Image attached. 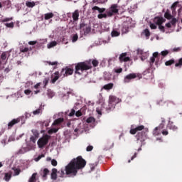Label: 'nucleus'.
Segmentation results:
<instances>
[{
    "label": "nucleus",
    "mask_w": 182,
    "mask_h": 182,
    "mask_svg": "<svg viewBox=\"0 0 182 182\" xmlns=\"http://www.w3.org/2000/svg\"><path fill=\"white\" fill-rule=\"evenodd\" d=\"M86 166V160H85L82 156H79L77 158H74L70 162L65 166V169H60L57 174L58 177L63 178L65 174L66 176H71L75 177L77 175V171L85 168Z\"/></svg>",
    "instance_id": "f257e3e1"
},
{
    "label": "nucleus",
    "mask_w": 182,
    "mask_h": 182,
    "mask_svg": "<svg viewBox=\"0 0 182 182\" xmlns=\"http://www.w3.org/2000/svg\"><path fill=\"white\" fill-rule=\"evenodd\" d=\"M92 65L93 68H97V66H99V61L97 60H89L78 63L75 65V75H83V72H85V70L92 69Z\"/></svg>",
    "instance_id": "f03ea898"
},
{
    "label": "nucleus",
    "mask_w": 182,
    "mask_h": 182,
    "mask_svg": "<svg viewBox=\"0 0 182 182\" xmlns=\"http://www.w3.org/2000/svg\"><path fill=\"white\" fill-rule=\"evenodd\" d=\"M122 100L117 98L114 95H110L109 97L108 107H107V110H114L116 107L117 103H120Z\"/></svg>",
    "instance_id": "7ed1b4c3"
},
{
    "label": "nucleus",
    "mask_w": 182,
    "mask_h": 182,
    "mask_svg": "<svg viewBox=\"0 0 182 182\" xmlns=\"http://www.w3.org/2000/svg\"><path fill=\"white\" fill-rule=\"evenodd\" d=\"M50 139V136L45 135L43 137L40 138L37 142V144L39 149H43L48 143H49V139Z\"/></svg>",
    "instance_id": "20e7f679"
},
{
    "label": "nucleus",
    "mask_w": 182,
    "mask_h": 182,
    "mask_svg": "<svg viewBox=\"0 0 182 182\" xmlns=\"http://www.w3.org/2000/svg\"><path fill=\"white\" fill-rule=\"evenodd\" d=\"M136 143L139 144V148L138 149V151L141 150V144L144 140H146V132H139L138 134L136 135Z\"/></svg>",
    "instance_id": "39448f33"
},
{
    "label": "nucleus",
    "mask_w": 182,
    "mask_h": 182,
    "mask_svg": "<svg viewBox=\"0 0 182 182\" xmlns=\"http://www.w3.org/2000/svg\"><path fill=\"white\" fill-rule=\"evenodd\" d=\"M119 5L112 4L109 7V10L107 11L108 17H112L114 14H119Z\"/></svg>",
    "instance_id": "423d86ee"
},
{
    "label": "nucleus",
    "mask_w": 182,
    "mask_h": 182,
    "mask_svg": "<svg viewBox=\"0 0 182 182\" xmlns=\"http://www.w3.org/2000/svg\"><path fill=\"white\" fill-rule=\"evenodd\" d=\"M61 75H63L64 77L70 76V75H73V69L68 67L63 68L61 70Z\"/></svg>",
    "instance_id": "0eeeda50"
},
{
    "label": "nucleus",
    "mask_w": 182,
    "mask_h": 182,
    "mask_svg": "<svg viewBox=\"0 0 182 182\" xmlns=\"http://www.w3.org/2000/svg\"><path fill=\"white\" fill-rule=\"evenodd\" d=\"M80 29H83L85 35H87L91 31H92V27L90 26L86 25L85 23H82L80 24Z\"/></svg>",
    "instance_id": "6e6552de"
},
{
    "label": "nucleus",
    "mask_w": 182,
    "mask_h": 182,
    "mask_svg": "<svg viewBox=\"0 0 182 182\" xmlns=\"http://www.w3.org/2000/svg\"><path fill=\"white\" fill-rule=\"evenodd\" d=\"M119 60L122 63V62H130V58L127 57V53H122L119 57Z\"/></svg>",
    "instance_id": "1a4fd4ad"
},
{
    "label": "nucleus",
    "mask_w": 182,
    "mask_h": 182,
    "mask_svg": "<svg viewBox=\"0 0 182 182\" xmlns=\"http://www.w3.org/2000/svg\"><path fill=\"white\" fill-rule=\"evenodd\" d=\"M136 77H137V74L130 73V74L127 75V76H125L124 82V83H129V82H130V80H132V79H136Z\"/></svg>",
    "instance_id": "9d476101"
},
{
    "label": "nucleus",
    "mask_w": 182,
    "mask_h": 182,
    "mask_svg": "<svg viewBox=\"0 0 182 182\" xmlns=\"http://www.w3.org/2000/svg\"><path fill=\"white\" fill-rule=\"evenodd\" d=\"M144 129V125H141V126H138L134 129H132L129 131V133L131 134H136L137 133V132H141V130Z\"/></svg>",
    "instance_id": "9b49d317"
},
{
    "label": "nucleus",
    "mask_w": 182,
    "mask_h": 182,
    "mask_svg": "<svg viewBox=\"0 0 182 182\" xmlns=\"http://www.w3.org/2000/svg\"><path fill=\"white\" fill-rule=\"evenodd\" d=\"M21 122V119L19 118L14 119L8 124V129H11V127H14L15 124H18Z\"/></svg>",
    "instance_id": "f8f14e48"
},
{
    "label": "nucleus",
    "mask_w": 182,
    "mask_h": 182,
    "mask_svg": "<svg viewBox=\"0 0 182 182\" xmlns=\"http://www.w3.org/2000/svg\"><path fill=\"white\" fill-rule=\"evenodd\" d=\"M167 128L169 129V130H173V132H176V130H178V127L174 125V122L171 121L168 122Z\"/></svg>",
    "instance_id": "ddd939ff"
},
{
    "label": "nucleus",
    "mask_w": 182,
    "mask_h": 182,
    "mask_svg": "<svg viewBox=\"0 0 182 182\" xmlns=\"http://www.w3.org/2000/svg\"><path fill=\"white\" fill-rule=\"evenodd\" d=\"M50 178L51 180H58V169L56 168H53L52 169V172L50 174Z\"/></svg>",
    "instance_id": "4468645a"
},
{
    "label": "nucleus",
    "mask_w": 182,
    "mask_h": 182,
    "mask_svg": "<svg viewBox=\"0 0 182 182\" xmlns=\"http://www.w3.org/2000/svg\"><path fill=\"white\" fill-rule=\"evenodd\" d=\"M159 52H155L153 53V56L150 58V65L152 66L153 63L156 62V58H159Z\"/></svg>",
    "instance_id": "2eb2a0df"
},
{
    "label": "nucleus",
    "mask_w": 182,
    "mask_h": 182,
    "mask_svg": "<svg viewBox=\"0 0 182 182\" xmlns=\"http://www.w3.org/2000/svg\"><path fill=\"white\" fill-rule=\"evenodd\" d=\"M154 23L156 25H161L164 22V18L163 17H155L154 19Z\"/></svg>",
    "instance_id": "dca6fc26"
},
{
    "label": "nucleus",
    "mask_w": 182,
    "mask_h": 182,
    "mask_svg": "<svg viewBox=\"0 0 182 182\" xmlns=\"http://www.w3.org/2000/svg\"><path fill=\"white\" fill-rule=\"evenodd\" d=\"M11 178H12V171L4 173V180H5V181L8 182L9 180H11Z\"/></svg>",
    "instance_id": "f3484780"
},
{
    "label": "nucleus",
    "mask_w": 182,
    "mask_h": 182,
    "mask_svg": "<svg viewBox=\"0 0 182 182\" xmlns=\"http://www.w3.org/2000/svg\"><path fill=\"white\" fill-rule=\"evenodd\" d=\"M92 11H98L99 14H103L104 12L106 11L105 8H100L99 6H95L94 7L92 8Z\"/></svg>",
    "instance_id": "a211bd4d"
},
{
    "label": "nucleus",
    "mask_w": 182,
    "mask_h": 182,
    "mask_svg": "<svg viewBox=\"0 0 182 182\" xmlns=\"http://www.w3.org/2000/svg\"><path fill=\"white\" fill-rule=\"evenodd\" d=\"M114 143L112 141H107L105 144V149H107V150H110V149H112L114 146Z\"/></svg>",
    "instance_id": "6ab92c4d"
},
{
    "label": "nucleus",
    "mask_w": 182,
    "mask_h": 182,
    "mask_svg": "<svg viewBox=\"0 0 182 182\" xmlns=\"http://www.w3.org/2000/svg\"><path fill=\"white\" fill-rule=\"evenodd\" d=\"M73 19L74 22L79 21V11L78 10H75L73 13Z\"/></svg>",
    "instance_id": "aec40b11"
},
{
    "label": "nucleus",
    "mask_w": 182,
    "mask_h": 182,
    "mask_svg": "<svg viewBox=\"0 0 182 182\" xmlns=\"http://www.w3.org/2000/svg\"><path fill=\"white\" fill-rule=\"evenodd\" d=\"M29 50H32L31 48H28V47H20V52H21V53H28V52H29Z\"/></svg>",
    "instance_id": "412c9836"
},
{
    "label": "nucleus",
    "mask_w": 182,
    "mask_h": 182,
    "mask_svg": "<svg viewBox=\"0 0 182 182\" xmlns=\"http://www.w3.org/2000/svg\"><path fill=\"white\" fill-rule=\"evenodd\" d=\"M164 18H166V19H168V21L173 18V15H171V14L170 13V10H166V13L164 14Z\"/></svg>",
    "instance_id": "4be33fe9"
},
{
    "label": "nucleus",
    "mask_w": 182,
    "mask_h": 182,
    "mask_svg": "<svg viewBox=\"0 0 182 182\" xmlns=\"http://www.w3.org/2000/svg\"><path fill=\"white\" fill-rule=\"evenodd\" d=\"M54 14L53 13H47L46 14H44V19L46 21H49V19H52V18H53Z\"/></svg>",
    "instance_id": "5701e85b"
},
{
    "label": "nucleus",
    "mask_w": 182,
    "mask_h": 182,
    "mask_svg": "<svg viewBox=\"0 0 182 182\" xmlns=\"http://www.w3.org/2000/svg\"><path fill=\"white\" fill-rule=\"evenodd\" d=\"M46 161H51V164L52 166H53V167H56V166H58V161H56L55 159L52 160V158L47 157Z\"/></svg>",
    "instance_id": "b1692460"
},
{
    "label": "nucleus",
    "mask_w": 182,
    "mask_h": 182,
    "mask_svg": "<svg viewBox=\"0 0 182 182\" xmlns=\"http://www.w3.org/2000/svg\"><path fill=\"white\" fill-rule=\"evenodd\" d=\"M64 119L60 117L54 121L53 123V126H58V124H60V123H63Z\"/></svg>",
    "instance_id": "393cba45"
},
{
    "label": "nucleus",
    "mask_w": 182,
    "mask_h": 182,
    "mask_svg": "<svg viewBox=\"0 0 182 182\" xmlns=\"http://www.w3.org/2000/svg\"><path fill=\"white\" fill-rule=\"evenodd\" d=\"M113 86H114V85L112 82L107 84L103 86V89H105V90H110L112 89H113Z\"/></svg>",
    "instance_id": "a878e982"
},
{
    "label": "nucleus",
    "mask_w": 182,
    "mask_h": 182,
    "mask_svg": "<svg viewBox=\"0 0 182 182\" xmlns=\"http://www.w3.org/2000/svg\"><path fill=\"white\" fill-rule=\"evenodd\" d=\"M38 176L37 173H34L32 174L31 177L29 178L28 182H36V177Z\"/></svg>",
    "instance_id": "bb28decb"
},
{
    "label": "nucleus",
    "mask_w": 182,
    "mask_h": 182,
    "mask_svg": "<svg viewBox=\"0 0 182 182\" xmlns=\"http://www.w3.org/2000/svg\"><path fill=\"white\" fill-rule=\"evenodd\" d=\"M12 170L14 171V176L15 177L16 176H19V174H21V172L22 171H21V168H12Z\"/></svg>",
    "instance_id": "cd10ccee"
},
{
    "label": "nucleus",
    "mask_w": 182,
    "mask_h": 182,
    "mask_svg": "<svg viewBox=\"0 0 182 182\" xmlns=\"http://www.w3.org/2000/svg\"><path fill=\"white\" fill-rule=\"evenodd\" d=\"M48 174H49V169L46 168L43 169V173H41L43 178H47Z\"/></svg>",
    "instance_id": "c85d7f7f"
},
{
    "label": "nucleus",
    "mask_w": 182,
    "mask_h": 182,
    "mask_svg": "<svg viewBox=\"0 0 182 182\" xmlns=\"http://www.w3.org/2000/svg\"><path fill=\"white\" fill-rule=\"evenodd\" d=\"M177 5H178V1L174 2L171 6V9L172 11V14H176V9L177 8Z\"/></svg>",
    "instance_id": "c756f323"
},
{
    "label": "nucleus",
    "mask_w": 182,
    "mask_h": 182,
    "mask_svg": "<svg viewBox=\"0 0 182 182\" xmlns=\"http://www.w3.org/2000/svg\"><path fill=\"white\" fill-rule=\"evenodd\" d=\"M175 63L176 60L174 59H171L165 62V66H171V65H174Z\"/></svg>",
    "instance_id": "7c9ffc66"
},
{
    "label": "nucleus",
    "mask_w": 182,
    "mask_h": 182,
    "mask_svg": "<svg viewBox=\"0 0 182 182\" xmlns=\"http://www.w3.org/2000/svg\"><path fill=\"white\" fill-rule=\"evenodd\" d=\"M42 113V107H40L38 109L33 111V114L34 116H38V114H41Z\"/></svg>",
    "instance_id": "2f4dec72"
},
{
    "label": "nucleus",
    "mask_w": 182,
    "mask_h": 182,
    "mask_svg": "<svg viewBox=\"0 0 182 182\" xmlns=\"http://www.w3.org/2000/svg\"><path fill=\"white\" fill-rule=\"evenodd\" d=\"M58 79H59V72L57 71L55 73V76L51 80L52 83H55L56 80H58Z\"/></svg>",
    "instance_id": "473e14b6"
},
{
    "label": "nucleus",
    "mask_w": 182,
    "mask_h": 182,
    "mask_svg": "<svg viewBox=\"0 0 182 182\" xmlns=\"http://www.w3.org/2000/svg\"><path fill=\"white\" fill-rule=\"evenodd\" d=\"M26 5L28 8H33L35 6V1H26Z\"/></svg>",
    "instance_id": "72a5a7b5"
},
{
    "label": "nucleus",
    "mask_w": 182,
    "mask_h": 182,
    "mask_svg": "<svg viewBox=\"0 0 182 182\" xmlns=\"http://www.w3.org/2000/svg\"><path fill=\"white\" fill-rule=\"evenodd\" d=\"M47 96H48V97H50V99H52V97H53V96H55V92L53 91H52L51 90H48L47 92Z\"/></svg>",
    "instance_id": "f704fd0d"
},
{
    "label": "nucleus",
    "mask_w": 182,
    "mask_h": 182,
    "mask_svg": "<svg viewBox=\"0 0 182 182\" xmlns=\"http://www.w3.org/2000/svg\"><path fill=\"white\" fill-rule=\"evenodd\" d=\"M109 16V15L107 14H100L97 15L98 19H103V18H106Z\"/></svg>",
    "instance_id": "c9c22d12"
},
{
    "label": "nucleus",
    "mask_w": 182,
    "mask_h": 182,
    "mask_svg": "<svg viewBox=\"0 0 182 182\" xmlns=\"http://www.w3.org/2000/svg\"><path fill=\"white\" fill-rule=\"evenodd\" d=\"M161 131L157 129L156 127L153 131L154 136H159V134H161Z\"/></svg>",
    "instance_id": "e433bc0d"
},
{
    "label": "nucleus",
    "mask_w": 182,
    "mask_h": 182,
    "mask_svg": "<svg viewBox=\"0 0 182 182\" xmlns=\"http://www.w3.org/2000/svg\"><path fill=\"white\" fill-rule=\"evenodd\" d=\"M56 45H58V43H56V41H53L50 42L48 46V48L50 49V48H53L54 46H56Z\"/></svg>",
    "instance_id": "4c0bfd02"
},
{
    "label": "nucleus",
    "mask_w": 182,
    "mask_h": 182,
    "mask_svg": "<svg viewBox=\"0 0 182 182\" xmlns=\"http://www.w3.org/2000/svg\"><path fill=\"white\" fill-rule=\"evenodd\" d=\"M87 123H95L96 122V119L93 117H90L86 120Z\"/></svg>",
    "instance_id": "58836bf2"
},
{
    "label": "nucleus",
    "mask_w": 182,
    "mask_h": 182,
    "mask_svg": "<svg viewBox=\"0 0 182 182\" xmlns=\"http://www.w3.org/2000/svg\"><path fill=\"white\" fill-rule=\"evenodd\" d=\"M169 23H171V25H172V26L176 28V25L177 23V18H172V20Z\"/></svg>",
    "instance_id": "ea45409f"
},
{
    "label": "nucleus",
    "mask_w": 182,
    "mask_h": 182,
    "mask_svg": "<svg viewBox=\"0 0 182 182\" xmlns=\"http://www.w3.org/2000/svg\"><path fill=\"white\" fill-rule=\"evenodd\" d=\"M144 33L145 35V36L147 38V39H149V38H150V31L147 28H146L144 31Z\"/></svg>",
    "instance_id": "a19ab883"
},
{
    "label": "nucleus",
    "mask_w": 182,
    "mask_h": 182,
    "mask_svg": "<svg viewBox=\"0 0 182 182\" xmlns=\"http://www.w3.org/2000/svg\"><path fill=\"white\" fill-rule=\"evenodd\" d=\"M168 53H170V52L167 50H163L161 52V56H163V58H166V56H167V55H168Z\"/></svg>",
    "instance_id": "79ce46f5"
},
{
    "label": "nucleus",
    "mask_w": 182,
    "mask_h": 182,
    "mask_svg": "<svg viewBox=\"0 0 182 182\" xmlns=\"http://www.w3.org/2000/svg\"><path fill=\"white\" fill-rule=\"evenodd\" d=\"M175 66H176V68H181V66H182V58H180L178 60V63H176L175 64Z\"/></svg>",
    "instance_id": "37998d69"
},
{
    "label": "nucleus",
    "mask_w": 182,
    "mask_h": 182,
    "mask_svg": "<svg viewBox=\"0 0 182 182\" xmlns=\"http://www.w3.org/2000/svg\"><path fill=\"white\" fill-rule=\"evenodd\" d=\"M4 25L5 26H6V28H14V26H15V24L14 23V22L6 23Z\"/></svg>",
    "instance_id": "c03bdc74"
},
{
    "label": "nucleus",
    "mask_w": 182,
    "mask_h": 182,
    "mask_svg": "<svg viewBox=\"0 0 182 182\" xmlns=\"http://www.w3.org/2000/svg\"><path fill=\"white\" fill-rule=\"evenodd\" d=\"M111 35L112 37L119 36L120 33H119V31H112Z\"/></svg>",
    "instance_id": "a18cd8bd"
},
{
    "label": "nucleus",
    "mask_w": 182,
    "mask_h": 182,
    "mask_svg": "<svg viewBox=\"0 0 182 182\" xmlns=\"http://www.w3.org/2000/svg\"><path fill=\"white\" fill-rule=\"evenodd\" d=\"M57 132H58V129L53 128V129L48 130V134H52L53 133H57Z\"/></svg>",
    "instance_id": "49530a36"
},
{
    "label": "nucleus",
    "mask_w": 182,
    "mask_h": 182,
    "mask_svg": "<svg viewBox=\"0 0 182 182\" xmlns=\"http://www.w3.org/2000/svg\"><path fill=\"white\" fill-rule=\"evenodd\" d=\"M77 39H79V36H77V34H75L73 36L72 42H76L77 41Z\"/></svg>",
    "instance_id": "de8ad7c7"
},
{
    "label": "nucleus",
    "mask_w": 182,
    "mask_h": 182,
    "mask_svg": "<svg viewBox=\"0 0 182 182\" xmlns=\"http://www.w3.org/2000/svg\"><path fill=\"white\" fill-rule=\"evenodd\" d=\"M159 129L161 132V130H163V129H164V124L161 123L159 125V127H156V129Z\"/></svg>",
    "instance_id": "09e8293b"
},
{
    "label": "nucleus",
    "mask_w": 182,
    "mask_h": 182,
    "mask_svg": "<svg viewBox=\"0 0 182 182\" xmlns=\"http://www.w3.org/2000/svg\"><path fill=\"white\" fill-rule=\"evenodd\" d=\"M75 113H76V111H75L74 109H72L68 116H70V117H73V116H75Z\"/></svg>",
    "instance_id": "8fccbe9b"
},
{
    "label": "nucleus",
    "mask_w": 182,
    "mask_h": 182,
    "mask_svg": "<svg viewBox=\"0 0 182 182\" xmlns=\"http://www.w3.org/2000/svg\"><path fill=\"white\" fill-rule=\"evenodd\" d=\"M43 157H45V154H42L41 155H39L36 159V161H39V160H41V159H43Z\"/></svg>",
    "instance_id": "3c124183"
},
{
    "label": "nucleus",
    "mask_w": 182,
    "mask_h": 182,
    "mask_svg": "<svg viewBox=\"0 0 182 182\" xmlns=\"http://www.w3.org/2000/svg\"><path fill=\"white\" fill-rule=\"evenodd\" d=\"M48 65H51V66H58V62L54 61V62H50L48 61Z\"/></svg>",
    "instance_id": "603ef678"
},
{
    "label": "nucleus",
    "mask_w": 182,
    "mask_h": 182,
    "mask_svg": "<svg viewBox=\"0 0 182 182\" xmlns=\"http://www.w3.org/2000/svg\"><path fill=\"white\" fill-rule=\"evenodd\" d=\"M181 48L178 47V48H174L172 50V52H181Z\"/></svg>",
    "instance_id": "864d4df0"
},
{
    "label": "nucleus",
    "mask_w": 182,
    "mask_h": 182,
    "mask_svg": "<svg viewBox=\"0 0 182 182\" xmlns=\"http://www.w3.org/2000/svg\"><path fill=\"white\" fill-rule=\"evenodd\" d=\"M159 29H160V31H161V32H166V29H165L164 26H161V24H160V25L159 26Z\"/></svg>",
    "instance_id": "5fc2aeb1"
},
{
    "label": "nucleus",
    "mask_w": 182,
    "mask_h": 182,
    "mask_svg": "<svg viewBox=\"0 0 182 182\" xmlns=\"http://www.w3.org/2000/svg\"><path fill=\"white\" fill-rule=\"evenodd\" d=\"M38 136H31V138H30V141H32V143H36V138H37Z\"/></svg>",
    "instance_id": "6e6d98bb"
},
{
    "label": "nucleus",
    "mask_w": 182,
    "mask_h": 182,
    "mask_svg": "<svg viewBox=\"0 0 182 182\" xmlns=\"http://www.w3.org/2000/svg\"><path fill=\"white\" fill-rule=\"evenodd\" d=\"M24 93L27 96H29V95H31V93H32V90H24Z\"/></svg>",
    "instance_id": "4d7b16f0"
},
{
    "label": "nucleus",
    "mask_w": 182,
    "mask_h": 182,
    "mask_svg": "<svg viewBox=\"0 0 182 182\" xmlns=\"http://www.w3.org/2000/svg\"><path fill=\"white\" fill-rule=\"evenodd\" d=\"M1 59H2V60H5L6 59V53H2L1 55Z\"/></svg>",
    "instance_id": "13d9d810"
},
{
    "label": "nucleus",
    "mask_w": 182,
    "mask_h": 182,
    "mask_svg": "<svg viewBox=\"0 0 182 182\" xmlns=\"http://www.w3.org/2000/svg\"><path fill=\"white\" fill-rule=\"evenodd\" d=\"M82 112L80 111V110H78V111H77L76 112H75V116L77 117H80V116H82Z\"/></svg>",
    "instance_id": "bf43d9fd"
},
{
    "label": "nucleus",
    "mask_w": 182,
    "mask_h": 182,
    "mask_svg": "<svg viewBox=\"0 0 182 182\" xmlns=\"http://www.w3.org/2000/svg\"><path fill=\"white\" fill-rule=\"evenodd\" d=\"M12 18H6L3 20H1V22L4 23V22H9V21H12Z\"/></svg>",
    "instance_id": "052dcab7"
},
{
    "label": "nucleus",
    "mask_w": 182,
    "mask_h": 182,
    "mask_svg": "<svg viewBox=\"0 0 182 182\" xmlns=\"http://www.w3.org/2000/svg\"><path fill=\"white\" fill-rule=\"evenodd\" d=\"M161 133L163 136H167L168 134V131H167L166 129H164L161 131Z\"/></svg>",
    "instance_id": "680f3d73"
},
{
    "label": "nucleus",
    "mask_w": 182,
    "mask_h": 182,
    "mask_svg": "<svg viewBox=\"0 0 182 182\" xmlns=\"http://www.w3.org/2000/svg\"><path fill=\"white\" fill-rule=\"evenodd\" d=\"M87 151H92V150H93V146L90 145L87 147L86 149Z\"/></svg>",
    "instance_id": "e2e57ef3"
},
{
    "label": "nucleus",
    "mask_w": 182,
    "mask_h": 182,
    "mask_svg": "<svg viewBox=\"0 0 182 182\" xmlns=\"http://www.w3.org/2000/svg\"><path fill=\"white\" fill-rule=\"evenodd\" d=\"M150 28H151V29H157V26H156V24H154V23H151Z\"/></svg>",
    "instance_id": "0e129e2a"
},
{
    "label": "nucleus",
    "mask_w": 182,
    "mask_h": 182,
    "mask_svg": "<svg viewBox=\"0 0 182 182\" xmlns=\"http://www.w3.org/2000/svg\"><path fill=\"white\" fill-rule=\"evenodd\" d=\"M122 72H123L122 68H118L115 70V73H122Z\"/></svg>",
    "instance_id": "69168bd1"
},
{
    "label": "nucleus",
    "mask_w": 182,
    "mask_h": 182,
    "mask_svg": "<svg viewBox=\"0 0 182 182\" xmlns=\"http://www.w3.org/2000/svg\"><path fill=\"white\" fill-rule=\"evenodd\" d=\"M36 43H38L37 41H29L28 42V45H31V46L36 45Z\"/></svg>",
    "instance_id": "338daca9"
},
{
    "label": "nucleus",
    "mask_w": 182,
    "mask_h": 182,
    "mask_svg": "<svg viewBox=\"0 0 182 182\" xmlns=\"http://www.w3.org/2000/svg\"><path fill=\"white\" fill-rule=\"evenodd\" d=\"M40 86H41V82H38L34 85V89H39Z\"/></svg>",
    "instance_id": "774afa93"
}]
</instances>
